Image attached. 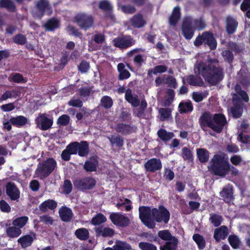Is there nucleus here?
<instances>
[{
    "instance_id": "5701e85b",
    "label": "nucleus",
    "mask_w": 250,
    "mask_h": 250,
    "mask_svg": "<svg viewBox=\"0 0 250 250\" xmlns=\"http://www.w3.org/2000/svg\"><path fill=\"white\" fill-rule=\"evenodd\" d=\"M125 98L126 101L133 106L137 107L139 105L140 100L138 99L137 96L133 95L130 89H127L125 91Z\"/></svg>"
},
{
    "instance_id": "9d476101",
    "label": "nucleus",
    "mask_w": 250,
    "mask_h": 250,
    "mask_svg": "<svg viewBox=\"0 0 250 250\" xmlns=\"http://www.w3.org/2000/svg\"><path fill=\"white\" fill-rule=\"evenodd\" d=\"M113 43L116 47L120 48H126L135 43V41L130 36H125L115 38Z\"/></svg>"
},
{
    "instance_id": "338daca9",
    "label": "nucleus",
    "mask_w": 250,
    "mask_h": 250,
    "mask_svg": "<svg viewBox=\"0 0 250 250\" xmlns=\"http://www.w3.org/2000/svg\"><path fill=\"white\" fill-rule=\"evenodd\" d=\"M68 104L70 106L80 107L83 105L82 101L76 98H72L69 102Z\"/></svg>"
},
{
    "instance_id": "ea45409f",
    "label": "nucleus",
    "mask_w": 250,
    "mask_h": 250,
    "mask_svg": "<svg viewBox=\"0 0 250 250\" xmlns=\"http://www.w3.org/2000/svg\"><path fill=\"white\" fill-rule=\"evenodd\" d=\"M75 234L77 237L80 240H86L89 237L88 230L84 228H81L75 231Z\"/></svg>"
},
{
    "instance_id": "603ef678",
    "label": "nucleus",
    "mask_w": 250,
    "mask_h": 250,
    "mask_svg": "<svg viewBox=\"0 0 250 250\" xmlns=\"http://www.w3.org/2000/svg\"><path fill=\"white\" fill-rule=\"evenodd\" d=\"M101 105L105 108H110L113 104L112 99L107 96H104L101 100Z\"/></svg>"
},
{
    "instance_id": "bb28decb",
    "label": "nucleus",
    "mask_w": 250,
    "mask_h": 250,
    "mask_svg": "<svg viewBox=\"0 0 250 250\" xmlns=\"http://www.w3.org/2000/svg\"><path fill=\"white\" fill-rule=\"evenodd\" d=\"M10 123L17 127H21L25 125L27 122V119L23 116L13 117L10 119Z\"/></svg>"
},
{
    "instance_id": "69168bd1",
    "label": "nucleus",
    "mask_w": 250,
    "mask_h": 250,
    "mask_svg": "<svg viewBox=\"0 0 250 250\" xmlns=\"http://www.w3.org/2000/svg\"><path fill=\"white\" fill-rule=\"evenodd\" d=\"M237 139L243 143L250 144V136L245 133H239Z\"/></svg>"
},
{
    "instance_id": "c03bdc74",
    "label": "nucleus",
    "mask_w": 250,
    "mask_h": 250,
    "mask_svg": "<svg viewBox=\"0 0 250 250\" xmlns=\"http://www.w3.org/2000/svg\"><path fill=\"white\" fill-rule=\"evenodd\" d=\"M0 7L6 8L11 12L14 11L15 10V6L11 0H0Z\"/></svg>"
},
{
    "instance_id": "5fc2aeb1",
    "label": "nucleus",
    "mask_w": 250,
    "mask_h": 250,
    "mask_svg": "<svg viewBox=\"0 0 250 250\" xmlns=\"http://www.w3.org/2000/svg\"><path fill=\"white\" fill-rule=\"evenodd\" d=\"M207 96L208 93L206 92H194L192 93V98L196 102L202 101L205 98L207 97Z\"/></svg>"
},
{
    "instance_id": "a211bd4d",
    "label": "nucleus",
    "mask_w": 250,
    "mask_h": 250,
    "mask_svg": "<svg viewBox=\"0 0 250 250\" xmlns=\"http://www.w3.org/2000/svg\"><path fill=\"white\" fill-rule=\"evenodd\" d=\"M145 167L148 171H155L161 168L162 164L159 159L152 158L147 161Z\"/></svg>"
},
{
    "instance_id": "7c9ffc66",
    "label": "nucleus",
    "mask_w": 250,
    "mask_h": 250,
    "mask_svg": "<svg viewBox=\"0 0 250 250\" xmlns=\"http://www.w3.org/2000/svg\"><path fill=\"white\" fill-rule=\"evenodd\" d=\"M125 65L123 63H120L118 64L117 68L119 72V79L120 80H124L128 79L130 74L128 70L125 68Z\"/></svg>"
},
{
    "instance_id": "4be33fe9",
    "label": "nucleus",
    "mask_w": 250,
    "mask_h": 250,
    "mask_svg": "<svg viewBox=\"0 0 250 250\" xmlns=\"http://www.w3.org/2000/svg\"><path fill=\"white\" fill-rule=\"evenodd\" d=\"M232 188L230 186H227L222 191L220 192V195L223 200L226 202H230L233 199Z\"/></svg>"
},
{
    "instance_id": "aec40b11",
    "label": "nucleus",
    "mask_w": 250,
    "mask_h": 250,
    "mask_svg": "<svg viewBox=\"0 0 250 250\" xmlns=\"http://www.w3.org/2000/svg\"><path fill=\"white\" fill-rule=\"evenodd\" d=\"M228 234V228L225 226H222L215 229L213 237L216 241L219 242L221 239H225Z\"/></svg>"
},
{
    "instance_id": "c85d7f7f",
    "label": "nucleus",
    "mask_w": 250,
    "mask_h": 250,
    "mask_svg": "<svg viewBox=\"0 0 250 250\" xmlns=\"http://www.w3.org/2000/svg\"><path fill=\"white\" fill-rule=\"evenodd\" d=\"M97 166V160L95 158H92L85 163L84 168L87 171H95Z\"/></svg>"
},
{
    "instance_id": "e2e57ef3",
    "label": "nucleus",
    "mask_w": 250,
    "mask_h": 250,
    "mask_svg": "<svg viewBox=\"0 0 250 250\" xmlns=\"http://www.w3.org/2000/svg\"><path fill=\"white\" fill-rule=\"evenodd\" d=\"M241 9L243 11L248 10L246 15L250 18V0H244L241 5Z\"/></svg>"
},
{
    "instance_id": "2eb2a0df",
    "label": "nucleus",
    "mask_w": 250,
    "mask_h": 250,
    "mask_svg": "<svg viewBox=\"0 0 250 250\" xmlns=\"http://www.w3.org/2000/svg\"><path fill=\"white\" fill-rule=\"evenodd\" d=\"M110 219L112 223L116 226L125 227L129 223L128 218L119 213L111 214Z\"/></svg>"
},
{
    "instance_id": "f3484780",
    "label": "nucleus",
    "mask_w": 250,
    "mask_h": 250,
    "mask_svg": "<svg viewBox=\"0 0 250 250\" xmlns=\"http://www.w3.org/2000/svg\"><path fill=\"white\" fill-rule=\"evenodd\" d=\"M129 21L132 26L138 28L144 27L146 23V20L141 14L135 15Z\"/></svg>"
},
{
    "instance_id": "e433bc0d",
    "label": "nucleus",
    "mask_w": 250,
    "mask_h": 250,
    "mask_svg": "<svg viewBox=\"0 0 250 250\" xmlns=\"http://www.w3.org/2000/svg\"><path fill=\"white\" fill-rule=\"evenodd\" d=\"M60 25V21L56 19H51L48 21L44 24V27L48 31H53L58 28Z\"/></svg>"
},
{
    "instance_id": "4c0bfd02",
    "label": "nucleus",
    "mask_w": 250,
    "mask_h": 250,
    "mask_svg": "<svg viewBox=\"0 0 250 250\" xmlns=\"http://www.w3.org/2000/svg\"><path fill=\"white\" fill-rule=\"evenodd\" d=\"M180 18V8L176 7L174 8L172 15L169 18V21L171 25H175Z\"/></svg>"
},
{
    "instance_id": "6ab92c4d",
    "label": "nucleus",
    "mask_w": 250,
    "mask_h": 250,
    "mask_svg": "<svg viewBox=\"0 0 250 250\" xmlns=\"http://www.w3.org/2000/svg\"><path fill=\"white\" fill-rule=\"evenodd\" d=\"M6 193L13 200H17L20 197V191L13 183H9L7 185Z\"/></svg>"
},
{
    "instance_id": "864d4df0",
    "label": "nucleus",
    "mask_w": 250,
    "mask_h": 250,
    "mask_svg": "<svg viewBox=\"0 0 250 250\" xmlns=\"http://www.w3.org/2000/svg\"><path fill=\"white\" fill-rule=\"evenodd\" d=\"M118 7L125 14H132L136 11L135 7L130 5H120L118 3Z\"/></svg>"
},
{
    "instance_id": "423d86ee",
    "label": "nucleus",
    "mask_w": 250,
    "mask_h": 250,
    "mask_svg": "<svg viewBox=\"0 0 250 250\" xmlns=\"http://www.w3.org/2000/svg\"><path fill=\"white\" fill-rule=\"evenodd\" d=\"M56 165V161L52 158H49L39 163L35 171V177L44 179L53 171Z\"/></svg>"
},
{
    "instance_id": "ddd939ff",
    "label": "nucleus",
    "mask_w": 250,
    "mask_h": 250,
    "mask_svg": "<svg viewBox=\"0 0 250 250\" xmlns=\"http://www.w3.org/2000/svg\"><path fill=\"white\" fill-rule=\"evenodd\" d=\"M99 7L101 10L106 12L105 17L107 20L114 21L115 18L112 12V5L111 3L106 0H103L99 2Z\"/></svg>"
},
{
    "instance_id": "f8f14e48",
    "label": "nucleus",
    "mask_w": 250,
    "mask_h": 250,
    "mask_svg": "<svg viewBox=\"0 0 250 250\" xmlns=\"http://www.w3.org/2000/svg\"><path fill=\"white\" fill-rule=\"evenodd\" d=\"M193 28L191 18H185L183 21L182 28L183 35L186 39L190 40L192 38L193 36Z\"/></svg>"
},
{
    "instance_id": "4468645a",
    "label": "nucleus",
    "mask_w": 250,
    "mask_h": 250,
    "mask_svg": "<svg viewBox=\"0 0 250 250\" xmlns=\"http://www.w3.org/2000/svg\"><path fill=\"white\" fill-rule=\"evenodd\" d=\"M74 185L81 189H88L92 188L95 185V181L92 178H85L76 180L74 182Z\"/></svg>"
},
{
    "instance_id": "39448f33",
    "label": "nucleus",
    "mask_w": 250,
    "mask_h": 250,
    "mask_svg": "<svg viewBox=\"0 0 250 250\" xmlns=\"http://www.w3.org/2000/svg\"><path fill=\"white\" fill-rule=\"evenodd\" d=\"M236 94L233 95L232 101L233 105L228 110L229 114H231L233 118H239L243 113V105L241 101L239 99V96L245 102H248L249 98L247 93L241 90V87L239 84H236L235 86Z\"/></svg>"
},
{
    "instance_id": "774afa93",
    "label": "nucleus",
    "mask_w": 250,
    "mask_h": 250,
    "mask_svg": "<svg viewBox=\"0 0 250 250\" xmlns=\"http://www.w3.org/2000/svg\"><path fill=\"white\" fill-rule=\"evenodd\" d=\"M230 161L233 165L238 166L241 164L243 160L240 156L233 155L230 157Z\"/></svg>"
},
{
    "instance_id": "b1692460",
    "label": "nucleus",
    "mask_w": 250,
    "mask_h": 250,
    "mask_svg": "<svg viewBox=\"0 0 250 250\" xmlns=\"http://www.w3.org/2000/svg\"><path fill=\"white\" fill-rule=\"evenodd\" d=\"M59 214L63 221H69L73 216L72 210L66 207H62L59 210Z\"/></svg>"
},
{
    "instance_id": "0e129e2a",
    "label": "nucleus",
    "mask_w": 250,
    "mask_h": 250,
    "mask_svg": "<svg viewBox=\"0 0 250 250\" xmlns=\"http://www.w3.org/2000/svg\"><path fill=\"white\" fill-rule=\"evenodd\" d=\"M182 157L184 160L188 161L191 160L192 158V155L190 150L187 147L183 148Z\"/></svg>"
},
{
    "instance_id": "37998d69",
    "label": "nucleus",
    "mask_w": 250,
    "mask_h": 250,
    "mask_svg": "<svg viewBox=\"0 0 250 250\" xmlns=\"http://www.w3.org/2000/svg\"><path fill=\"white\" fill-rule=\"evenodd\" d=\"M113 250H131V246L125 242L117 241L113 247Z\"/></svg>"
},
{
    "instance_id": "a19ab883",
    "label": "nucleus",
    "mask_w": 250,
    "mask_h": 250,
    "mask_svg": "<svg viewBox=\"0 0 250 250\" xmlns=\"http://www.w3.org/2000/svg\"><path fill=\"white\" fill-rule=\"evenodd\" d=\"M159 137L164 141H168L174 137L172 132H167L165 129H160L157 132Z\"/></svg>"
},
{
    "instance_id": "79ce46f5",
    "label": "nucleus",
    "mask_w": 250,
    "mask_h": 250,
    "mask_svg": "<svg viewBox=\"0 0 250 250\" xmlns=\"http://www.w3.org/2000/svg\"><path fill=\"white\" fill-rule=\"evenodd\" d=\"M192 238L200 250H203L205 247L206 242L204 237L199 234H195Z\"/></svg>"
},
{
    "instance_id": "dca6fc26",
    "label": "nucleus",
    "mask_w": 250,
    "mask_h": 250,
    "mask_svg": "<svg viewBox=\"0 0 250 250\" xmlns=\"http://www.w3.org/2000/svg\"><path fill=\"white\" fill-rule=\"evenodd\" d=\"M36 5L41 12L40 15L37 16L39 18H41L44 14L49 15L52 13V11L47 0H39L37 2Z\"/></svg>"
},
{
    "instance_id": "052dcab7",
    "label": "nucleus",
    "mask_w": 250,
    "mask_h": 250,
    "mask_svg": "<svg viewBox=\"0 0 250 250\" xmlns=\"http://www.w3.org/2000/svg\"><path fill=\"white\" fill-rule=\"evenodd\" d=\"M78 147L79 143L74 142L69 144L65 149L71 154H75L77 153Z\"/></svg>"
},
{
    "instance_id": "c9c22d12",
    "label": "nucleus",
    "mask_w": 250,
    "mask_h": 250,
    "mask_svg": "<svg viewBox=\"0 0 250 250\" xmlns=\"http://www.w3.org/2000/svg\"><path fill=\"white\" fill-rule=\"evenodd\" d=\"M116 206L118 208L121 209H123V208H125L126 211H129L132 208L130 201L124 198L120 199Z\"/></svg>"
},
{
    "instance_id": "20e7f679",
    "label": "nucleus",
    "mask_w": 250,
    "mask_h": 250,
    "mask_svg": "<svg viewBox=\"0 0 250 250\" xmlns=\"http://www.w3.org/2000/svg\"><path fill=\"white\" fill-rule=\"evenodd\" d=\"M201 127L208 126L213 131L220 133L227 124V120L224 115L222 114H215L211 115L208 113H204L200 119Z\"/></svg>"
},
{
    "instance_id": "c756f323",
    "label": "nucleus",
    "mask_w": 250,
    "mask_h": 250,
    "mask_svg": "<svg viewBox=\"0 0 250 250\" xmlns=\"http://www.w3.org/2000/svg\"><path fill=\"white\" fill-rule=\"evenodd\" d=\"M197 157L199 160L202 162L204 163L208 161L209 158L208 151L204 148H198L196 150Z\"/></svg>"
},
{
    "instance_id": "cd10ccee",
    "label": "nucleus",
    "mask_w": 250,
    "mask_h": 250,
    "mask_svg": "<svg viewBox=\"0 0 250 250\" xmlns=\"http://www.w3.org/2000/svg\"><path fill=\"white\" fill-rule=\"evenodd\" d=\"M57 202L53 200H48L43 202L40 206V210L44 212L48 209H53L57 207Z\"/></svg>"
},
{
    "instance_id": "0eeeda50",
    "label": "nucleus",
    "mask_w": 250,
    "mask_h": 250,
    "mask_svg": "<svg viewBox=\"0 0 250 250\" xmlns=\"http://www.w3.org/2000/svg\"><path fill=\"white\" fill-rule=\"evenodd\" d=\"M158 235L162 239L168 241L165 245L160 247L161 250H175L177 244V240L171 236L168 230H164L159 231Z\"/></svg>"
},
{
    "instance_id": "7ed1b4c3",
    "label": "nucleus",
    "mask_w": 250,
    "mask_h": 250,
    "mask_svg": "<svg viewBox=\"0 0 250 250\" xmlns=\"http://www.w3.org/2000/svg\"><path fill=\"white\" fill-rule=\"evenodd\" d=\"M208 167L215 175L220 176H225L229 171L234 175L238 173L237 168L230 165L227 155L223 153L215 155Z\"/></svg>"
},
{
    "instance_id": "393cba45",
    "label": "nucleus",
    "mask_w": 250,
    "mask_h": 250,
    "mask_svg": "<svg viewBox=\"0 0 250 250\" xmlns=\"http://www.w3.org/2000/svg\"><path fill=\"white\" fill-rule=\"evenodd\" d=\"M186 80L188 84L193 86H202L204 83L200 77L193 75L184 77L183 80V82Z\"/></svg>"
},
{
    "instance_id": "bf43d9fd",
    "label": "nucleus",
    "mask_w": 250,
    "mask_h": 250,
    "mask_svg": "<svg viewBox=\"0 0 250 250\" xmlns=\"http://www.w3.org/2000/svg\"><path fill=\"white\" fill-rule=\"evenodd\" d=\"M139 247L141 250H157L154 245L146 242H140L139 244Z\"/></svg>"
},
{
    "instance_id": "a18cd8bd",
    "label": "nucleus",
    "mask_w": 250,
    "mask_h": 250,
    "mask_svg": "<svg viewBox=\"0 0 250 250\" xmlns=\"http://www.w3.org/2000/svg\"><path fill=\"white\" fill-rule=\"evenodd\" d=\"M171 109L170 108H161L159 110L160 115V120L164 121L169 119L171 116Z\"/></svg>"
},
{
    "instance_id": "473e14b6",
    "label": "nucleus",
    "mask_w": 250,
    "mask_h": 250,
    "mask_svg": "<svg viewBox=\"0 0 250 250\" xmlns=\"http://www.w3.org/2000/svg\"><path fill=\"white\" fill-rule=\"evenodd\" d=\"M237 26V22L234 19L228 17L227 19V31L229 34L233 33Z\"/></svg>"
},
{
    "instance_id": "f704fd0d",
    "label": "nucleus",
    "mask_w": 250,
    "mask_h": 250,
    "mask_svg": "<svg viewBox=\"0 0 250 250\" xmlns=\"http://www.w3.org/2000/svg\"><path fill=\"white\" fill-rule=\"evenodd\" d=\"M179 112L181 113L191 112L193 106L190 101L181 102L179 105Z\"/></svg>"
},
{
    "instance_id": "a878e982",
    "label": "nucleus",
    "mask_w": 250,
    "mask_h": 250,
    "mask_svg": "<svg viewBox=\"0 0 250 250\" xmlns=\"http://www.w3.org/2000/svg\"><path fill=\"white\" fill-rule=\"evenodd\" d=\"M95 231L97 235L104 237L111 236L114 234L113 230L107 227H99L96 228Z\"/></svg>"
},
{
    "instance_id": "2f4dec72",
    "label": "nucleus",
    "mask_w": 250,
    "mask_h": 250,
    "mask_svg": "<svg viewBox=\"0 0 250 250\" xmlns=\"http://www.w3.org/2000/svg\"><path fill=\"white\" fill-rule=\"evenodd\" d=\"M6 232L7 235L11 238L18 237L21 233V230L16 226H10L6 229Z\"/></svg>"
},
{
    "instance_id": "6e6d98bb",
    "label": "nucleus",
    "mask_w": 250,
    "mask_h": 250,
    "mask_svg": "<svg viewBox=\"0 0 250 250\" xmlns=\"http://www.w3.org/2000/svg\"><path fill=\"white\" fill-rule=\"evenodd\" d=\"M167 68L164 65H157L155 66L153 69L149 70L148 75L150 76L152 73L156 74L157 73H161L167 71Z\"/></svg>"
},
{
    "instance_id": "f257e3e1",
    "label": "nucleus",
    "mask_w": 250,
    "mask_h": 250,
    "mask_svg": "<svg viewBox=\"0 0 250 250\" xmlns=\"http://www.w3.org/2000/svg\"><path fill=\"white\" fill-rule=\"evenodd\" d=\"M194 70L211 85L216 84L223 78L222 70L218 66V62L215 60H208L197 63Z\"/></svg>"
},
{
    "instance_id": "1a4fd4ad",
    "label": "nucleus",
    "mask_w": 250,
    "mask_h": 250,
    "mask_svg": "<svg viewBox=\"0 0 250 250\" xmlns=\"http://www.w3.org/2000/svg\"><path fill=\"white\" fill-rule=\"evenodd\" d=\"M75 19L77 24L85 30L91 27L93 25V20L90 15L80 13L76 16Z\"/></svg>"
},
{
    "instance_id": "de8ad7c7",
    "label": "nucleus",
    "mask_w": 250,
    "mask_h": 250,
    "mask_svg": "<svg viewBox=\"0 0 250 250\" xmlns=\"http://www.w3.org/2000/svg\"><path fill=\"white\" fill-rule=\"evenodd\" d=\"M116 130L117 131L123 134H127L131 131L132 128L127 125L119 124L116 126Z\"/></svg>"
},
{
    "instance_id": "8fccbe9b",
    "label": "nucleus",
    "mask_w": 250,
    "mask_h": 250,
    "mask_svg": "<svg viewBox=\"0 0 250 250\" xmlns=\"http://www.w3.org/2000/svg\"><path fill=\"white\" fill-rule=\"evenodd\" d=\"M10 81H13L17 83H23L26 82V80L19 73L12 74L9 78Z\"/></svg>"
},
{
    "instance_id": "412c9836",
    "label": "nucleus",
    "mask_w": 250,
    "mask_h": 250,
    "mask_svg": "<svg viewBox=\"0 0 250 250\" xmlns=\"http://www.w3.org/2000/svg\"><path fill=\"white\" fill-rule=\"evenodd\" d=\"M35 238V234L32 233L21 237L19 239L18 242L21 244L22 248H26L32 244Z\"/></svg>"
},
{
    "instance_id": "f03ea898",
    "label": "nucleus",
    "mask_w": 250,
    "mask_h": 250,
    "mask_svg": "<svg viewBox=\"0 0 250 250\" xmlns=\"http://www.w3.org/2000/svg\"><path fill=\"white\" fill-rule=\"evenodd\" d=\"M139 216L142 222L149 228L155 226L154 220L157 222L167 223L170 218L169 211L164 207H160L158 209L146 207H140Z\"/></svg>"
},
{
    "instance_id": "680f3d73",
    "label": "nucleus",
    "mask_w": 250,
    "mask_h": 250,
    "mask_svg": "<svg viewBox=\"0 0 250 250\" xmlns=\"http://www.w3.org/2000/svg\"><path fill=\"white\" fill-rule=\"evenodd\" d=\"M70 121L69 117L65 114L62 115L57 120V124L60 125H66Z\"/></svg>"
},
{
    "instance_id": "09e8293b",
    "label": "nucleus",
    "mask_w": 250,
    "mask_h": 250,
    "mask_svg": "<svg viewBox=\"0 0 250 250\" xmlns=\"http://www.w3.org/2000/svg\"><path fill=\"white\" fill-rule=\"evenodd\" d=\"M106 221V217L101 213L97 214L92 219L91 223L94 225H99Z\"/></svg>"
},
{
    "instance_id": "4d7b16f0",
    "label": "nucleus",
    "mask_w": 250,
    "mask_h": 250,
    "mask_svg": "<svg viewBox=\"0 0 250 250\" xmlns=\"http://www.w3.org/2000/svg\"><path fill=\"white\" fill-rule=\"evenodd\" d=\"M192 25L194 28L202 30L205 26V22L201 19L199 20H192L191 19Z\"/></svg>"
},
{
    "instance_id": "9b49d317",
    "label": "nucleus",
    "mask_w": 250,
    "mask_h": 250,
    "mask_svg": "<svg viewBox=\"0 0 250 250\" xmlns=\"http://www.w3.org/2000/svg\"><path fill=\"white\" fill-rule=\"evenodd\" d=\"M38 127L42 130H47L52 125L53 121L47 118L46 114H40L35 120Z\"/></svg>"
},
{
    "instance_id": "13d9d810",
    "label": "nucleus",
    "mask_w": 250,
    "mask_h": 250,
    "mask_svg": "<svg viewBox=\"0 0 250 250\" xmlns=\"http://www.w3.org/2000/svg\"><path fill=\"white\" fill-rule=\"evenodd\" d=\"M109 139L112 145H115L119 147L123 146V139L119 136H112L110 138H109Z\"/></svg>"
},
{
    "instance_id": "3c124183",
    "label": "nucleus",
    "mask_w": 250,
    "mask_h": 250,
    "mask_svg": "<svg viewBox=\"0 0 250 250\" xmlns=\"http://www.w3.org/2000/svg\"><path fill=\"white\" fill-rule=\"evenodd\" d=\"M229 241L230 245L233 249H237L240 244L239 238L235 235H231L229 237Z\"/></svg>"
},
{
    "instance_id": "58836bf2",
    "label": "nucleus",
    "mask_w": 250,
    "mask_h": 250,
    "mask_svg": "<svg viewBox=\"0 0 250 250\" xmlns=\"http://www.w3.org/2000/svg\"><path fill=\"white\" fill-rule=\"evenodd\" d=\"M78 154L81 156H85L88 153V146L86 142L82 141L79 143Z\"/></svg>"
},
{
    "instance_id": "6e6552de",
    "label": "nucleus",
    "mask_w": 250,
    "mask_h": 250,
    "mask_svg": "<svg viewBox=\"0 0 250 250\" xmlns=\"http://www.w3.org/2000/svg\"><path fill=\"white\" fill-rule=\"evenodd\" d=\"M202 43L207 44L210 49L216 48L217 42L213 35L209 32H205L201 36H198L195 40L194 43L196 46H199Z\"/></svg>"
},
{
    "instance_id": "72a5a7b5",
    "label": "nucleus",
    "mask_w": 250,
    "mask_h": 250,
    "mask_svg": "<svg viewBox=\"0 0 250 250\" xmlns=\"http://www.w3.org/2000/svg\"><path fill=\"white\" fill-rule=\"evenodd\" d=\"M28 221V217L21 216L14 219L12 221V225L21 229L26 224Z\"/></svg>"
},
{
    "instance_id": "49530a36",
    "label": "nucleus",
    "mask_w": 250,
    "mask_h": 250,
    "mask_svg": "<svg viewBox=\"0 0 250 250\" xmlns=\"http://www.w3.org/2000/svg\"><path fill=\"white\" fill-rule=\"evenodd\" d=\"M209 221L214 227H218L221 224L222 217L218 214L212 213L210 215Z\"/></svg>"
}]
</instances>
